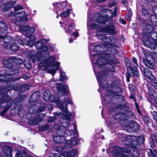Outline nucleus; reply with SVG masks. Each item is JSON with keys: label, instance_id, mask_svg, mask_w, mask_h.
Segmentation results:
<instances>
[{"label": "nucleus", "instance_id": "nucleus-1", "mask_svg": "<svg viewBox=\"0 0 157 157\" xmlns=\"http://www.w3.org/2000/svg\"><path fill=\"white\" fill-rule=\"evenodd\" d=\"M51 101L56 103L59 108L63 111V116L62 117V118L66 120L62 123V126L65 128H68L69 126L70 117L72 116V114L67 110V106L68 104H72L71 101L69 99H65L64 101L61 103L60 102L58 98H55Z\"/></svg>", "mask_w": 157, "mask_h": 157}, {"label": "nucleus", "instance_id": "nucleus-2", "mask_svg": "<svg viewBox=\"0 0 157 157\" xmlns=\"http://www.w3.org/2000/svg\"><path fill=\"white\" fill-rule=\"evenodd\" d=\"M55 59L54 57H50L48 59L43 62L40 63L39 65L40 68L44 67L48 70V72L54 75L57 70H58L60 63H55Z\"/></svg>", "mask_w": 157, "mask_h": 157}, {"label": "nucleus", "instance_id": "nucleus-3", "mask_svg": "<svg viewBox=\"0 0 157 157\" xmlns=\"http://www.w3.org/2000/svg\"><path fill=\"white\" fill-rule=\"evenodd\" d=\"M114 71V69L112 66H111V68L110 67L108 68V70L105 72H100L97 73L95 71H94L95 74L96 75L99 85L103 87H106V85L107 84V82L103 79H105V77H106V75L105 74L107 72H113Z\"/></svg>", "mask_w": 157, "mask_h": 157}, {"label": "nucleus", "instance_id": "nucleus-4", "mask_svg": "<svg viewBox=\"0 0 157 157\" xmlns=\"http://www.w3.org/2000/svg\"><path fill=\"white\" fill-rule=\"evenodd\" d=\"M28 19L27 15L25 14V12L22 11L15 14V17L13 19L12 21L15 24L19 25L21 21L25 23L28 20Z\"/></svg>", "mask_w": 157, "mask_h": 157}, {"label": "nucleus", "instance_id": "nucleus-5", "mask_svg": "<svg viewBox=\"0 0 157 157\" xmlns=\"http://www.w3.org/2000/svg\"><path fill=\"white\" fill-rule=\"evenodd\" d=\"M101 36L102 37L101 38V40L104 43V44L106 45L107 49L110 47H117L114 44L117 41L116 38L113 37H108L102 34H101Z\"/></svg>", "mask_w": 157, "mask_h": 157}, {"label": "nucleus", "instance_id": "nucleus-6", "mask_svg": "<svg viewBox=\"0 0 157 157\" xmlns=\"http://www.w3.org/2000/svg\"><path fill=\"white\" fill-rule=\"evenodd\" d=\"M19 30L24 35H25L27 38L29 39V40H31L32 39V43L29 44V43H27L26 44H29L30 47H33L34 44V41L35 40L36 37L33 35H31L29 34H26L28 33V29L29 26H22L19 27Z\"/></svg>", "mask_w": 157, "mask_h": 157}, {"label": "nucleus", "instance_id": "nucleus-7", "mask_svg": "<svg viewBox=\"0 0 157 157\" xmlns=\"http://www.w3.org/2000/svg\"><path fill=\"white\" fill-rule=\"evenodd\" d=\"M47 42L46 40L42 39L36 43L35 46L36 48L40 50L41 52H45L47 51H52L53 49L52 47H49L48 48L46 45Z\"/></svg>", "mask_w": 157, "mask_h": 157}, {"label": "nucleus", "instance_id": "nucleus-8", "mask_svg": "<svg viewBox=\"0 0 157 157\" xmlns=\"http://www.w3.org/2000/svg\"><path fill=\"white\" fill-rule=\"evenodd\" d=\"M114 149L116 150L115 153L113 154L114 155L118 157H128V156L127 155L121 153L120 151L123 153H128L130 151L128 148H127L126 147L122 148L117 146L114 147Z\"/></svg>", "mask_w": 157, "mask_h": 157}, {"label": "nucleus", "instance_id": "nucleus-9", "mask_svg": "<svg viewBox=\"0 0 157 157\" xmlns=\"http://www.w3.org/2000/svg\"><path fill=\"white\" fill-rule=\"evenodd\" d=\"M74 133V132L72 130L69 131L68 130H66L65 132H64L63 136H56L54 137L53 139L54 141L57 143H61L64 139V136H67L71 135Z\"/></svg>", "mask_w": 157, "mask_h": 157}, {"label": "nucleus", "instance_id": "nucleus-10", "mask_svg": "<svg viewBox=\"0 0 157 157\" xmlns=\"http://www.w3.org/2000/svg\"><path fill=\"white\" fill-rule=\"evenodd\" d=\"M57 88L58 89V94L63 95L66 94L68 90V88L67 85L57 83Z\"/></svg>", "mask_w": 157, "mask_h": 157}, {"label": "nucleus", "instance_id": "nucleus-11", "mask_svg": "<svg viewBox=\"0 0 157 157\" xmlns=\"http://www.w3.org/2000/svg\"><path fill=\"white\" fill-rule=\"evenodd\" d=\"M90 58L92 62L94 64L99 66H101L104 65L105 63V60L102 58H98L96 61H94V59L98 57V55L95 54L94 56L90 55Z\"/></svg>", "mask_w": 157, "mask_h": 157}, {"label": "nucleus", "instance_id": "nucleus-12", "mask_svg": "<svg viewBox=\"0 0 157 157\" xmlns=\"http://www.w3.org/2000/svg\"><path fill=\"white\" fill-rule=\"evenodd\" d=\"M125 140L127 142L130 143V141H138L140 143H143L144 142V136H142L137 137L136 136H125Z\"/></svg>", "mask_w": 157, "mask_h": 157}, {"label": "nucleus", "instance_id": "nucleus-13", "mask_svg": "<svg viewBox=\"0 0 157 157\" xmlns=\"http://www.w3.org/2000/svg\"><path fill=\"white\" fill-rule=\"evenodd\" d=\"M125 63L126 66L128 69L129 70H131L134 75H135L138 77L139 76V71L136 67L132 68L130 63L129 59L125 58L124 59Z\"/></svg>", "mask_w": 157, "mask_h": 157}, {"label": "nucleus", "instance_id": "nucleus-14", "mask_svg": "<svg viewBox=\"0 0 157 157\" xmlns=\"http://www.w3.org/2000/svg\"><path fill=\"white\" fill-rule=\"evenodd\" d=\"M12 70V69L9 70L10 71H11L12 72L11 74H6L4 75H0V82L7 81L12 80V78L10 77L11 76L15 74V73H17L18 71L16 70L15 71V72H13Z\"/></svg>", "mask_w": 157, "mask_h": 157}, {"label": "nucleus", "instance_id": "nucleus-15", "mask_svg": "<svg viewBox=\"0 0 157 157\" xmlns=\"http://www.w3.org/2000/svg\"><path fill=\"white\" fill-rule=\"evenodd\" d=\"M145 63L146 66L150 69H153L154 68L155 61L153 57L149 55L147 57Z\"/></svg>", "mask_w": 157, "mask_h": 157}, {"label": "nucleus", "instance_id": "nucleus-16", "mask_svg": "<svg viewBox=\"0 0 157 157\" xmlns=\"http://www.w3.org/2000/svg\"><path fill=\"white\" fill-rule=\"evenodd\" d=\"M33 52L32 51L28 56L29 58H31L32 62L33 63H35L36 60L38 61H39L42 55L41 54L40 52L37 53L36 54V58Z\"/></svg>", "mask_w": 157, "mask_h": 157}, {"label": "nucleus", "instance_id": "nucleus-17", "mask_svg": "<svg viewBox=\"0 0 157 157\" xmlns=\"http://www.w3.org/2000/svg\"><path fill=\"white\" fill-rule=\"evenodd\" d=\"M109 49H107V48L105 45L104 44V45H98L95 46L94 48V51L95 52H102L107 51Z\"/></svg>", "mask_w": 157, "mask_h": 157}, {"label": "nucleus", "instance_id": "nucleus-18", "mask_svg": "<svg viewBox=\"0 0 157 157\" xmlns=\"http://www.w3.org/2000/svg\"><path fill=\"white\" fill-rule=\"evenodd\" d=\"M144 75L148 79L152 80V81H154L155 77L149 69L147 68H144Z\"/></svg>", "mask_w": 157, "mask_h": 157}, {"label": "nucleus", "instance_id": "nucleus-19", "mask_svg": "<svg viewBox=\"0 0 157 157\" xmlns=\"http://www.w3.org/2000/svg\"><path fill=\"white\" fill-rule=\"evenodd\" d=\"M102 31L105 33H109L112 34L115 33L114 28L113 25H111L104 29Z\"/></svg>", "mask_w": 157, "mask_h": 157}, {"label": "nucleus", "instance_id": "nucleus-20", "mask_svg": "<svg viewBox=\"0 0 157 157\" xmlns=\"http://www.w3.org/2000/svg\"><path fill=\"white\" fill-rule=\"evenodd\" d=\"M51 97V93L49 90H47L44 91V98L45 101H49Z\"/></svg>", "mask_w": 157, "mask_h": 157}, {"label": "nucleus", "instance_id": "nucleus-21", "mask_svg": "<svg viewBox=\"0 0 157 157\" xmlns=\"http://www.w3.org/2000/svg\"><path fill=\"white\" fill-rule=\"evenodd\" d=\"M77 138H74L71 140H68L67 142V146L70 147L71 146L75 145L77 143Z\"/></svg>", "mask_w": 157, "mask_h": 157}, {"label": "nucleus", "instance_id": "nucleus-22", "mask_svg": "<svg viewBox=\"0 0 157 157\" xmlns=\"http://www.w3.org/2000/svg\"><path fill=\"white\" fill-rule=\"evenodd\" d=\"M3 62L4 66L6 68H10L11 67L12 65L9 59H5Z\"/></svg>", "mask_w": 157, "mask_h": 157}, {"label": "nucleus", "instance_id": "nucleus-23", "mask_svg": "<svg viewBox=\"0 0 157 157\" xmlns=\"http://www.w3.org/2000/svg\"><path fill=\"white\" fill-rule=\"evenodd\" d=\"M26 40L27 41H28V40H29V41H27V42H24L23 41V40L21 39H19L18 40V43H19L20 44H21V45H28L29 46V47H30V46L29 45V44H27V43H29V44H30L31 43H32V39H31V40L30 41L28 39V38H26Z\"/></svg>", "mask_w": 157, "mask_h": 157}, {"label": "nucleus", "instance_id": "nucleus-24", "mask_svg": "<svg viewBox=\"0 0 157 157\" xmlns=\"http://www.w3.org/2000/svg\"><path fill=\"white\" fill-rule=\"evenodd\" d=\"M153 41L154 40L152 39L149 38L147 40H144L143 41V43L145 46L149 47L151 42Z\"/></svg>", "mask_w": 157, "mask_h": 157}, {"label": "nucleus", "instance_id": "nucleus-25", "mask_svg": "<svg viewBox=\"0 0 157 157\" xmlns=\"http://www.w3.org/2000/svg\"><path fill=\"white\" fill-rule=\"evenodd\" d=\"M8 29L7 25L5 22L0 21V29L6 30Z\"/></svg>", "mask_w": 157, "mask_h": 157}, {"label": "nucleus", "instance_id": "nucleus-26", "mask_svg": "<svg viewBox=\"0 0 157 157\" xmlns=\"http://www.w3.org/2000/svg\"><path fill=\"white\" fill-rule=\"evenodd\" d=\"M10 49L12 51L15 52L18 49L17 44L15 43H13L10 46Z\"/></svg>", "mask_w": 157, "mask_h": 157}, {"label": "nucleus", "instance_id": "nucleus-27", "mask_svg": "<svg viewBox=\"0 0 157 157\" xmlns=\"http://www.w3.org/2000/svg\"><path fill=\"white\" fill-rule=\"evenodd\" d=\"M2 38V40L6 43H8L11 42L13 40V38L10 36H6L4 38Z\"/></svg>", "mask_w": 157, "mask_h": 157}, {"label": "nucleus", "instance_id": "nucleus-28", "mask_svg": "<svg viewBox=\"0 0 157 157\" xmlns=\"http://www.w3.org/2000/svg\"><path fill=\"white\" fill-rule=\"evenodd\" d=\"M15 2L14 1L10 2L6 5L5 8H6V9H9L12 7L15 4Z\"/></svg>", "mask_w": 157, "mask_h": 157}, {"label": "nucleus", "instance_id": "nucleus-29", "mask_svg": "<svg viewBox=\"0 0 157 157\" xmlns=\"http://www.w3.org/2000/svg\"><path fill=\"white\" fill-rule=\"evenodd\" d=\"M146 30L149 33H152L154 31V28L150 24L147 25Z\"/></svg>", "mask_w": 157, "mask_h": 157}, {"label": "nucleus", "instance_id": "nucleus-30", "mask_svg": "<svg viewBox=\"0 0 157 157\" xmlns=\"http://www.w3.org/2000/svg\"><path fill=\"white\" fill-rule=\"evenodd\" d=\"M10 99V97L8 95H5L3 96V98L0 99V103L1 104L6 101H9Z\"/></svg>", "mask_w": 157, "mask_h": 157}, {"label": "nucleus", "instance_id": "nucleus-31", "mask_svg": "<svg viewBox=\"0 0 157 157\" xmlns=\"http://www.w3.org/2000/svg\"><path fill=\"white\" fill-rule=\"evenodd\" d=\"M132 75L135 76V75H134L131 70H129L128 69H127V81L128 82H129V81H130L129 77L130 76H132Z\"/></svg>", "mask_w": 157, "mask_h": 157}, {"label": "nucleus", "instance_id": "nucleus-32", "mask_svg": "<svg viewBox=\"0 0 157 157\" xmlns=\"http://www.w3.org/2000/svg\"><path fill=\"white\" fill-rule=\"evenodd\" d=\"M60 79L61 80L67 79V77L65 76V73L61 70L60 71Z\"/></svg>", "mask_w": 157, "mask_h": 157}, {"label": "nucleus", "instance_id": "nucleus-33", "mask_svg": "<svg viewBox=\"0 0 157 157\" xmlns=\"http://www.w3.org/2000/svg\"><path fill=\"white\" fill-rule=\"evenodd\" d=\"M107 19L106 18L101 16L96 21V22L97 23H102L105 21Z\"/></svg>", "mask_w": 157, "mask_h": 157}, {"label": "nucleus", "instance_id": "nucleus-34", "mask_svg": "<svg viewBox=\"0 0 157 157\" xmlns=\"http://www.w3.org/2000/svg\"><path fill=\"white\" fill-rule=\"evenodd\" d=\"M13 61L16 63L19 64H21L23 62V60L20 58H15Z\"/></svg>", "mask_w": 157, "mask_h": 157}, {"label": "nucleus", "instance_id": "nucleus-35", "mask_svg": "<svg viewBox=\"0 0 157 157\" xmlns=\"http://www.w3.org/2000/svg\"><path fill=\"white\" fill-rule=\"evenodd\" d=\"M71 10L68 9L65 12L62 13L61 14V16L62 17H66L69 15Z\"/></svg>", "mask_w": 157, "mask_h": 157}, {"label": "nucleus", "instance_id": "nucleus-36", "mask_svg": "<svg viewBox=\"0 0 157 157\" xmlns=\"http://www.w3.org/2000/svg\"><path fill=\"white\" fill-rule=\"evenodd\" d=\"M56 81H57V80H54L53 79H51L49 81L48 84L50 86L53 87L54 86L56 82Z\"/></svg>", "mask_w": 157, "mask_h": 157}, {"label": "nucleus", "instance_id": "nucleus-37", "mask_svg": "<svg viewBox=\"0 0 157 157\" xmlns=\"http://www.w3.org/2000/svg\"><path fill=\"white\" fill-rule=\"evenodd\" d=\"M116 47H110V48H109V51L112 54H116L117 53V51L114 48Z\"/></svg>", "mask_w": 157, "mask_h": 157}, {"label": "nucleus", "instance_id": "nucleus-38", "mask_svg": "<svg viewBox=\"0 0 157 157\" xmlns=\"http://www.w3.org/2000/svg\"><path fill=\"white\" fill-rule=\"evenodd\" d=\"M28 85L26 84L22 85L21 86V90H22V92H24L25 90H29V88H28Z\"/></svg>", "mask_w": 157, "mask_h": 157}, {"label": "nucleus", "instance_id": "nucleus-39", "mask_svg": "<svg viewBox=\"0 0 157 157\" xmlns=\"http://www.w3.org/2000/svg\"><path fill=\"white\" fill-rule=\"evenodd\" d=\"M157 47V44L155 43H153V41H152L148 48H150L151 49H155Z\"/></svg>", "mask_w": 157, "mask_h": 157}, {"label": "nucleus", "instance_id": "nucleus-40", "mask_svg": "<svg viewBox=\"0 0 157 157\" xmlns=\"http://www.w3.org/2000/svg\"><path fill=\"white\" fill-rule=\"evenodd\" d=\"M117 7H115L114 8V10H113V15L114 16H116L117 15ZM108 11L109 12V13H110L111 14V16H112L113 15V13L112 11L110 10H109Z\"/></svg>", "mask_w": 157, "mask_h": 157}, {"label": "nucleus", "instance_id": "nucleus-41", "mask_svg": "<svg viewBox=\"0 0 157 157\" xmlns=\"http://www.w3.org/2000/svg\"><path fill=\"white\" fill-rule=\"evenodd\" d=\"M132 156L133 157H137L139 155V154L136 150L133 151L132 152Z\"/></svg>", "mask_w": 157, "mask_h": 157}, {"label": "nucleus", "instance_id": "nucleus-42", "mask_svg": "<svg viewBox=\"0 0 157 157\" xmlns=\"http://www.w3.org/2000/svg\"><path fill=\"white\" fill-rule=\"evenodd\" d=\"M69 153L70 157H74L76 155L77 151L76 150H74Z\"/></svg>", "mask_w": 157, "mask_h": 157}, {"label": "nucleus", "instance_id": "nucleus-43", "mask_svg": "<svg viewBox=\"0 0 157 157\" xmlns=\"http://www.w3.org/2000/svg\"><path fill=\"white\" fill-rule=\"evenodd\" d=\"M74 27L75 25L74 24H71V25L68 27V30L66 31V32H68L69 33H70L71 32L73 28H74Z\"/></svg>", "mask_w": 157, "mask_h": 157}, {"label": "nucleus", "instance_id": "nucleus-44", "mask_svg": "<svg viewBox=\"0 0 157 157\" xmlns=\"http://www.w3.org/2000/svg\"><path fill=\"white\" fill-rule=\"evenodd\" d=\"M49 127L48 125H46L44 126L41 127L40 128L39 130L42 131H44L47 129Z\"/></svg>", "mask_w": 157, "mask_h": 157}, {"label": "nucleus", "instance_id": "nucleus-45", "mask_svg": "<svg viewBox=\"0 0 157 157\" xmlns=\"http://www.w3.org/2000/svg\"><path fill=\"white\" fill-rule=\"evenodd\" d=\"M25 67L28 69H30L31 67V62H30V61H29L28 62V63H25Z\"/></svg>", "mask_w": 157, "mask_h": 157}, {"label": "nucleus", "instance_id": "nucleus-46", "mask_svg": "<svg viewBox=\"0 0 157 157\" xmlns=\"http://www.w3.org/2000/svg\"><path fill=\"white\" fill-rule=\"evenodd\" d=\"M23 9V7L21 6L17 5L14 7V9L15 11H17Z\"/></svg>", "mask_w": 157, "mask_h": 157}, {"label": "nucleus", "instance_id": "nucleus-47", "mask_svg": "<svg viewBox=\"0 0 157 157\" xmlns=\"http://www.w3.org/2000/svg\"><path fill=\"white\" fill-rule=\"evenodd\" d=\"M10 107H7L5 109H4L2 112L0 113V115L1 116H3L4 114L6 113V111L9 109Z\"/></svg>", "mask_w": 157, "mask_h": 157}, {"label": "nucleus", "instance_id": "nucleus-48", "mask_svg": "<svg viewBox=\"0 0 157 157\" xmlns=\"http://www.w3.org/2000/svg\"><path fill=\"white\" fill-rule=\"evenodd\" d=\"M142 13L143 14L145 15H146L148 14V10L145 8L142 9Z\"/></svg>", "mask_w": 157, "mask_h": 157}, {"label": "nucleus", "instance_id": "nucleus-49", "mask_svg": "<svg viewBox=\"0 0 157 157\" xmlns=\"http://www.w3.org/2000/svg\"><path fill=\"white\" fill-rule=\"evenodd\" d=\"M62 155L64 157H70L69 153L67 151L63 152Z\"/></svg>", "mask_w": 157, "mask_h": 157}, {"label": "nucleus", "instance_id": "nucleus-50", "mask_svg": "<svg viewBox=\"0 0 157 157\" xmlns=\"http://www.w3.org/2000/svg\"><path fill=\"white\" fill-rule=\"evenodd\" d=\"M129 87L131 91L132 92H133L134 91L135 87L132 84H129Z\"/></svg>", "mask_w": 157, "mask_h": 157}, {"label": "nucleus", "instance_id": "nucleus-51", "mask_svg": "<svg viewBox=\"0 0 157 157\" xmlns=\"http://www.w3.org/2000/svg\"><path fill=\"white\" fill-rule=\"evenodd\" d=\"M151 84L155 88L157 89V81L154 80L151 81Z\"/></svg>", "mask_w": 157, "mask_h": 157}, {"label": "nucleus", "instance_id": "nucleus-52", "mask_svg": "<svg viewBox=\"0 0 157 157\" xmlns=\"http://www.w3.org/2000/svg\"><path fill=\"white\" fill-rule=\"evenodd\" d=\"M111 63L113 65H115L118 63V61L117 59H113L111 61Z\"/></svg>", "mask_w": 157, "mask_h": 157}, {"label": "nucleus", "instance_id": "nucleus-53", "mask_svg": "<svg viewBox=\"0 0 157 157\" xmlns=\"http://www.w3.org/2000/svg\"><path fill=\"white\" fill-rule=\"evenodd\" d=\"M53 5L54 6V7L56 8V9H57V8H59L61 6V5L57 3H55L53 4Z\"/></svg>", "mask_w": 157, "mask_h": 157}, {"label": "nucleus", "instance_id": "nucleus-54", "mask_svg": "<svg viewBox=\"0 0 157 157\" xmlns=\"http://www.w3.org/2000/svg\"><path fill=\"white\" fill-rule=\"evenodd\" d=\"M56 117L54 116L50 117L48 119V121L49 122H52L54 121Z\"/></svg>", "mask_w": 157, "mask_h": 157}, {"label": "nucleus", "instance_id": "nucleus-55", "mask_svg": "<svg viewBox=\"0 0 157 157\" xmlns=\"http://www.w3.org/2000/svg\"><path fill=\"white\" fill-rule=\"evenodd\" d=\"M144 120L145 122L146 123H148L150 121L149 118L147 117H144Z\"/></svg>", "mask_w": 157, "mask_h": 157}, {"label": "nucleus", "instance_id": "nucleus-56", "mask_svg": "<svg viewBox=\"0 0 157 157\" xmlns=\"http://www.w3.org/2000/svg\"><path fill=\"white\" fill-rule=\"evenodd\" d=\"M34 96H35L36 97V98L35 99L36 100H37L39 99V98H40V96H39V95L38 94H37L36 93L33 94V95H32V97L33 98H34Z\"/></svg>", "mask_w": 157, "mask_h": 157}, {"label": "nucleus", "instance_id": "nucleus-57", "mask_svg": "<svg viewBox=\"0 0 157 157\" xmlns=\"http://www.w3.org/2000/svg\"><path fill=\"white\" fill-rule=\"evenodd\" d=\"M35 31V29L34 28H29V29H28V32H29L32 33H33Z\"/></svg>", "mask_w": 157, "mask_h": 157}, {"label": "nucleus", "instance_id": "nucleus-58", "mask_svg": "<svg viewBox=\"0 0 157 157\" xmlns=\"http://www.w3.org/2000/svg\"><path fill=\"white\" fill-rule=\"evenodd\" d=\"M134 126H133L131 124L130 126H128V129L129 131V130H130L131 131H133V130L134 129Z\"/></svg>", "mask_w": 157, "mask_h": 157}, {"label": "nucleus", "instance_id": "nucleus-59", "mask_svg": "<svg viewBox=\"0 0 157 157\" xmlns=\"http://www.w3.org/2000/svg\"><path fill=\"white\" fill-rule=\"evenodd\" d=\"M116 4H117V3L116 2H112L111 3H110L109 4V6L110 7H112V6H114L115 5H116Z\"/></svg>", "mask_w": 157, "mask_h": 157}, {"label": "nucleus", "instance_id": "nucleus-60", "mask_svg": "<svg viewBox=\"0 0 157 157\" xmlns=\"http://www.w3.org/2000/svg\"><path fill=\"white\" fill-rule=\"evenodd\" d=\"M132 60H133V62L136 64V66L137 67L138 66V65L137 63V60L136 59V58H133L132 59Z\"/></svg>", "mask_w": 157, "mask_h": 157}, {"label": "nucleus", "instance_id": "nucleus-61", "mask_svg": "<svg viewBox=\"0 0 157 157\" xmlns=\"http://www.w3.org/2000/svg\"><path fill=\"white\" fill-rule=\"evenodd\" d=\"M135 105L136 107V108H137V112H138V113L140 114H141V112H140V110L139 109V108L137 106V103L136 102H135Z\"/></svg>", "mask_w": 157, "mask_h": 157}, {"label": "nucleus", "instance_id": "nucleus-62", "mask_svg": "<svg viewBox=\"0 0 157 157\" xmlns=\"http://www.w3.org/2000/svg\"><path fill=\"white\" fill-rule=\"evenodd\" d=\"M119 21L121 23L123 24H126L125 21L124 20H123V19H120Z\"/></svg>", "mask_w": 157, "mask_h": 157}, {"label": "nucleus", "instance_id": "nucleus-63", "mask_svg": "<svg viewBox=\"0 0 157 157\" xmlns=\"http://www.w3.org/2000/svg\"><path fill=\"white\" fill-rule=\"evenodd\" d=\"M122 3L126 6L128 5L127 2L125 0H122Z\"/></svg>", "mask_w": 157, "mask_h": 157}, {"label": "nucleus", "instance_id": "nucleus-64", "mask_svg": "<svg viewBox=\"0 0 157 157\" xmlns=\"http://www.w3.org/2000/svg\"><path fill=\"white\" fill-rule=\"evenodd\" d=\"M54 157H61V155L59 154L56 153V154H55Z\"/></svg>", "mask_w": 157, "mask_h": 157}]
</instances>
